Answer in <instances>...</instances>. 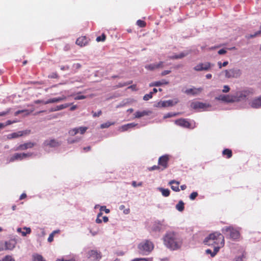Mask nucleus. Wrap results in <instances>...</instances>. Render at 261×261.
<instances>
[{
    "label": "nucleus",
    "instance_id": "61",
    "mask_svg": "<svg viewBox=\"0 0 261 261\" xmlns=\"http://www.w3.org/2000/svg\"><path fill=\"white\" fill-rule=\"evenodd\" d=\"M46 102V101H44V100H40V99H38V100H36L34 101V103H36V104H38V103H43L44 105H46L44 102Z\"/></svg>",
    "mask_w": 261,
    "mask_h": 261
},
{
    "label": "nucleus",
    "instance_id": "21",
    "mask_svg": "<svg viewBox=\"0 0 261 261\" xmlns=\"http://www.w3.org/2000/svg\"><path fill=\"white\" fill-rule=\"evenodd\" d=\"M89 39L85 36H82L77 39L76 44L80 46H85Z\"/></svg>",
    "mask_w": 261,
    "mask_h": 261
},
{
    "label": "nucleus",
    "instance_id": "46",
    "mask_svg": "<svg viewBox=\"0 0 261 261\" xmlns=\"http://www.w3.org/2000/svg\"><path fill=\"white\" fill-rule=\"evenodd\" d=\"M152 94L153 92H150L148 94H145L143 96V100H148L149 99H151L152 97Z\"/></svg>",
    "mask_w": 261,
    "mask_h": 261
},
{
    "label": "nucleus",
    "instance_id": "50",
    "mask_svg": "<svg viewBox=\"0 0 261 261\" xmlns=\"http://www.w3.org/2000/svg\"><path fill=\"white\" fill-rule=\"evenodd\" d=\"M245 258V255L244 254H242L240 255L237 256L235 258V261H243Z\"/></svg>",
    "mask_w": 261,
    "mask_h": 261
},
{
    "label": "nucleus",
    "instance_id": "4",
    "mask_svg": "<svg viewBox=\"0 0 261 261\" xmlns=\"http://www.w3.org/2000/svg\"><path fill=\"white\" fill-rule=\"evenodd\" d=\"M224 74L227 79L239 78L242 74L241 70L238 68H233L226 69L221 72V74Z\"/></svg>",
    "mask_w": 261,
    "mask_h": 261
},
{
    "label": "nucleus",
    "instance_id": "36",
    "mask_svg": "<svg viewBox=\"0 0 261 261\" xmlns=\"http://www.w3.org/2000/svg\"><path fill=\"white\" fill-rule=\"evenodd\" d=\"M33 259V261H46L42 255L38 254H34Z\"/></svg>",
    "mask_w": 261,
    "mask_h": 261
},
{
    "label": "nucleus",
    "instance_id": "53",
    "mask_svg": "<svg viewBox=\"0 0 261 261\" xmlns=\"http://www.w3.org/2000/svg\"><path fill=\"white\" fill-rule=\"evenodd\" d=\"M55 234V231H53L49 234V236L48 238V239H47L48 242H51L53 241L54 236Z\"/></svg>",
    "mask_w": 261,
    "mask_h": 261
},
{
    "label": "nucleus",
    "instance_id": "31",
    "mask_svg": "<svg viewBox=\"0 0 261 261\" xmlns=\"http://www.w3.org/2000/svg\"><path fill=\"white\" fill-rule=\"evenodd\" d=\"M157 189L162 193V195L164 197H168L170 195V191L168 189L159 187Z\"/></svg>",
    "mask_w": 261,
    "mask_h": 261
},
{
    "label": "nucleus",
    "instance_id": "11",
    "mask_svg": "<svg viewBox=\"0 0 261 261\" xmlns=\"http://www.w3.org/2000/svg\"><path fill=\"white\" fill-rule=\"evenodd\" d=\"M87 129H88V128L85 126L75 127V128L70 129L68 131V134L71 136H74L76 135L79 133H80L81 134L83 135L86 132Z\"/></svg>",
    "mask_w": 261,
    "mask_h": 261
},
{
    "label": "nucleus",
    "instance_id": "7",
    "mask_svg": "<svg viewBox=\"0 0 261 261\" xmlns=\"http://www.w3.org/2000/svg\"><path fill=\"white\" fill-rule=\"evenodd\" d=\"M250 94L249 90L239 91L232 94L234 102L243 101L248 98Z\"/></svg>",
    "mask_w": 261,
    "mask_h": 261
},
{
    "label": "nucleus",
    "instance_id": "57",
    "mask_svg": "<svg viewBox=\"0 0 261 261\" xmlns=\"http://www.w3.org/2000/svg\"><path fill=\"white\" fill-rule=\"evenodd\" d=\"M33 154L32 152L22 153L23 159L31 157Z\"/></svg>",
    "mask_w": 261,
    "mask_h": 261
},
{
    "label": "nucleus",
    "instance_id": "25",
    "mask_svg": "<svg viewBox=\"0 0 261 261\" xmlns=\"http://www.w3.org/2000/svg\"><path fill=\"white\" fill-rule=\"evenodd\" d=\"M189 54V51H184L183 52L180 53V54L178 55H174L173 56H169L168 58L170 59H181L184 57L188 56Z\"/></svg>",
    "mask_w": 261,
    "mask_h": 261
},
{
    "label": "nucleus",
    "instance_id": "26",
    "mask_svg": "<svg viewBox=\"0 0 261 261\" xmlns=\"http://www.w3.org/2000/svg\"><path fill=\"white\" fill-rule=\"evenodd\" d=\"M171 186L172 190L175 192H179L180 189H179V182L175 180H171L169 183Z\"/></svg>",
    "mask_w": 261,
    "mask_h": 261
},
{
    "label": "nucleus",
    "instance_id": "14",
    "mask_svg": "<svg viewBox=\"0 0 261 261\" xmlns=\"http://www.w3.org/2000/svg\"><path fill=\"white\" fill-rule=\"evenodd\" d=\"M191 107L194 109L206 110L207 108L210 107L211 105L208 103L197 101L192 103Z\"/></svg>",
    "mask_w": 261,
    "mask_h": 261
},
{
    "label": "nucleus",
    "instance_id": "44",
    "mask_svg": "<svg viewBox=\"0 0 261 261\" xmlns=\"http://www.w3.org/2000/svg\"><path fill=\"white\" fill-rule=\"evenodd\" d=\"M23 229H25L26 230V231L24 232V231H22L21 232V234L22 236H25L27 234H30L31 232V229L30 227H23Z\"/></svg>",
    "mask_w": 261,
    "mask_h": 261
},
{
    "label": "nucleus",
    "instance_id": "29",
    "mask_svg": "<svg viewBox=\"0 0 261 261\" xmlns=\"http://www.w3.org/2000/svg\"><path fill=\"white\" fill-rule=\"evenodd\" d=\"M214 250L212 251L211 249H208L205 250L206 254H210L212 257H214L220 249V247L214 246Z\"/></svg>",
    "mask_w": 261,
    "mask_h": 261
},
{
    "label": "nucleus",
    "instance_id": "47",
    "mask_svg": "<svg viewBox=\"0 0 261 261\" xmlns=\"http://www.w3.org/2000/svg\"><path fill=\"white\" fill-rule=\"evenodd\" d=\"M106 35L104 34H102L101 35V36L97 37L96 38V40L97 42L104 41L106 40Z\"/></svg>",
    "mask_w": 261,
    "mask_h": 261
},
{
    "label": "nucleus",
    "instance_id": "37",
    "mask_svg": "<svg viewBox=\"0 0 261 261\" xmlns=\"http://www.w3.org/2000/svg\"><path fill=\"white\" fill-rule=\"evenodd\" d=\"M145 68L147 70H151V71L154 70L155 69H156V64L154 63V64L146 65L145 66Z\"/></svg>",
    "mask_w": 261,
    "mask_h": 261
},
{
    "label": "nucleus",
    "instance_id": "59",
    "mask_svg": "<svg viewBox=\"0 0 261 261\" xmlns=\"http://www.w3.org/2000/svg\"><path fill=\"white\" fill-rule=\"evenodd\" d=\"M171 70H164L163 72H162V73H161V76H165L168 74H169L170 73H171Z\"/></svg>",
    "mask_w": 261,
    "mask_h": 261
},
{
    "label": "nucleus",
    "instance_id": "52",
    "mask_svg": "<svg viewBox=\"0 0 261 261\" xmlns=\"http://www.w3.org/2000/svg\"><path fill=\"white\" fill-rule=\"evenodd\" d=\"M148 170L149 171H153V170H159L161 171V167L160 166V165H154L151 167H149L148 168Z\"/></svg>",
    "mask_w": 261,
    "mask_h": 261
},
{
    "label": "nucleus",
    "instance_id": "6",
    "mask_svg": "<svg viewBox=\"0 0 261 261\" xmlns=\"http://www.w3.org/2000/svg\"><path fill=\"white\" fill-rule=\"evenodd\" d=\"M61 144V142L59 141L58 140L55 139H48L45 140L43 144L42 147L44 150L48 151V149L50 148H56L60 146Z\"/></svg>",
    "mask_w": 261,
    "mask_h": 261
},
{
    "label": "nucleus",
    "instance_id": "33",
    "mask_svg": "<svg viewBox=\"0 0 261 261\" xmlns=\"http://www.w3.org/2000/svg\"><path fill=\"white\" fill-rule=\"evenodd\" d=\"M175 207L179 212H182L184 210V203L182 200H180L176 205Z\"/></svg>",
    "mask_w": 261,
    "mask_h": 261
},
{
    "label": "nucleus",
    "instance_id": "8",
    "mask_svg": "<svg viewBox=\"0 0 261 261\" xmlns=\"http://www.w3.org/2000/svg\"><path fill=\"white\" fill-rule=\"evenodd\" d=\"M214 66V64L210 62H207L204 63H200L197 64L193 69L196 71H210V69Z\"/></svg>",
    "mask_w": 261,
    "mask_h": 261
},
{
    "label": "nucleus",
    "instance_id": "43",
    "mask_svg": "<svg viewBox=\"0 0 261 261\" xmlns=\"http://www.w3.org/2000/svg\"><path fill=\"white\" fill-rule=\"evenodd\" d=\"M177 115V113L170 112V113H168L165 114L163 118H164V119H166L168 118H170L172 117L176 116Z\"/></svg>",
    "mask_w": 261,
    "mask_h": 261
},
{
    "label": "nucleus",
    "instance_id": "19",
    "mask_svg": "<svg viewBox=\"0 0 261 261\" xmlns=\"http://www.w3.org/2000/svg\"><path fill=\"white\" fill-rule=\"evenodd\" d=\"M175 123L177 125L186 127V128H190V123L185 119H179L178 120H175Z\"/></svg>",
    "mask_w": 261,
    "mask_h": 261
},
{
    "label": "nucleus",
    "instance_id": "56",
    "mask_svg": "<svg viewBox=\"0 0 261 261\" xmlns=\"http://www.w3.org/2000/svg\"><path fill=\"white\" fill-rule=\"evenodd\" d=\"M86 98V96L84 95H77L74 97V99L75 100H81V99H84Z\"/></svg>",
    "mask_w": 261,
    "mask_h": 261
},
{
    "label": "nucleus",
    "instance_id": "15",
    "mask_svg": "<svg viewBox=\"0 0 261 261\" xmlns=\"http://www.w3.org/2000/svg\"><path fill=\"white\" fill-rule=\"evenodd\" d=\"M36 144L35 143H33V142H27V143H25L24 144H20V145H19L18 147H17L15 149V150H26L28 148H32L34 146H35Z\"/></svg>",
    "mask_w": 261,
    "mask_h": 261
},
{
    "label": "nucleus",
    "instance_id": "39",
    "mask_svg": "<svg viewBox=\"0 0 261 261\" xmlns=\"http://www.w3.org/2000/svg\"><path fill=\"white\" fill-rule=\"evenodd\" d=\"M114 124V122H107L106 123H102L100 125V128H108L109 126H110Z\"/></svg>",
    "mask_w": 261,
    "mask_h": 261
},
{
    "label": "nucleus",
    "instance_id": "62",
    "mask_svg": "<svg viewBox=\"0 0 261 261\" xmlns=\"http://www.w3.org/2000/svg\"><path fill=\"white\" fill-rule=\"evenodd\" d=\"M60 69L62 70H68L69 69V66H68V65L61 66H60Z\"/></svg>",
    "mask_w": 261,
    "mask_h": 261
},
{
    "label": "nucleus",
    "instance_id": "38",
    "mask_svg": "<svg viewBox=\"0 0 261 261\" xmlns=\"http://www.w3.org/2000/svg\"><path fill=\"white\" fill-rule=\"evenodd\" d=\"M222 153L223 155H226L227 158H230L232 156V151L229 149H225L223 150Z\"/></svg>",
    "mask_w": 261,
    "mask_h": 261
},
{
    "label": "nucleus",
    "instance_id": "32",
    "mask_svg": "<svg viewBox=\"0 0 261 261\" xmlns=\"http://www.w3.org/2000/svg\"><path fill=\"white\" fill-rule=\"evenodd\" d=\"M169 82L165 80H163L162 81L155 82L150 84V86H160L162 85H167Z\"/></svg>",
    "mask_w": 261,
    "mask_h": 261
},
{
    "label": "nucleus",
    "instance_id": "12",
    "mask_svg": "<svg viewBox=\"0 0 261 261\" xmlns=\"http://www.w3.org/2000/svg\"><path fill=\"white\" fill-rule=\"evenodd\" d=\"M215 99L216 100L221 101L227 103L234 102V100L232 99V94H221L218 96H216Z\"/></svg>",
    "mask_w": 261,
    "mask_h": 261
},
{
    "label": "nucleus",
    "instance_id": "30",
    "mask_svg": "<svg viewBox=\"0 0 261 261\" xmlns=\"http://www.w3.org/2000/svg\"><path fill=\"white\" fill-rule=\"evenodd\" d=\"M177 103V101L174 102L173 100H168L161 102V106L163 107H170L174 105Z\"/></svg>",
    "mask_w": 261,
    "mask_h": 261
},
{
    "label": "nucleus",
    "instance_id": "20",
    "mask_svg": "<svg viewBox=\"0 0 261 261\" xmlns=\"http://www.w3.org/2000/svg\"><path fill=\"white\" fill-rule=\"evenodd\" d=\"M67 99V97L63 95L62 96L59 97H55L53 98H50L46 101L44 103L45 104H48L51 103H57L59 102L64 100H65Z\"/></svg>",
    "mask_w": 261,
    "mask_h": 261
},
{
    "label": "nucleus",
    "instance_id": "16",
    "mask_svg": "<svg viewBox=\"0 0 261 261\" xmlns=\"http://www.w3.org/2000/svg\"><path fill=\"white\" fill-rule=\"evenodd\" d=\"M135 126H137V128H140L141 126V125H139L138 123H134V122L133 123H127L126 124H124L123 125H122L120 127L119 130L121 131V132H125V131L128 130L129 129L133 128H134Z\"/></svg>",
    "mask_w": 261,
    "mask_h": 261
},
{
    "label": "nucleus",
    "instance_id": "24",
    "mask_svg": "<svg viewBox=\"0 0 261 261\" xmlns=\"http://www.w3.org/2000/svg\"><path fill=\"white\" fill-rule=\"evenodd\" d=\"M163 228V224L161 221H155L152 225L151 229L153 231L160 232Z\"/></svg>",
    "mask_w": 261,
    "mask_h": 261
},
{
    "label": "nucleus",
    "instance_id": "5",
    "mask_svg": "<svg viewBox=\"0 0 261 261\" xmlns=\"http://www.w3.org/2000/svg\"><path fill=\"white\" fill-rule=\"evenodd\" d=\"M222 232L225 235L229 236V238L233 240H236L240 236L239 231L234 229L232 226H226L222 229Z\"/></svg>",
    "mask_w": 261,
    "mask_h": 261
},
{
    "label": "nucleus",
    "instance_id": "41",
    "mask_svg": "<svg viewBox=\"0 0 261 261\" xmlns=\"http://www.w3.org/2000/svg\"><path fill=\"white\" fill-rule=\"evenodd\" d=\"M132 261H152V258H136Z\"/></svg>",
    "mask_w": 261,
    "mask_h": 261
},
{
    "label": "nucleus",
    "instance_id": "18",
    "mask_svg": "<svg viewBox=\"0 0 261 261\" xmlns=\"http://www.w3.org/2000/svg\"><path fill=\"white\" fill-rule=\"evenodd\" d=\"M251 107L255 109H258L261 108V97L253 99L250 103Z\"/></svg>",
    "mask_w": 261,
    "mask_h": 261
},
{
    "label": "nucleus",
    "instance_id": "45",
    "mask_svg": "<svg viewBox=\"0 0 261 261\" xmlns=\"http://www.w3.org/2000/svg\"><path fill=\"white\" fill-rule=\"evenodd\" d=\"M0 261H15V259L11 256L6 255Z\"/></svg>",
    "mask_w": 261,
    "mask_h": 261
},
{
    "label": "nucleus",
    "instance_id": "63",
    "mask_svg": "<svg viewBox=\"0 0 261 261\" xmlns=\"http://www.w3.org/2000/svg\"><path fill=\"white\" fill-rule=\"evenodd\" d=\"M10 111V110H8L6 111L0 112V116H4L7 115Z\"/></svg>",
    "mask_w": 261,
    "mask_h": 261
},
{
    "label": "nucleus",
    "instance_id": "27",
    "mask_svg": "<svg viewBox=\"0 0 261 261\" xmlns=\"http://www.w3.org/2000/svg\"><path fill=\"white\" fill-rule=\"evenodd\" d=\"M71 105V103H65V104H63V105H61L59 106H57L55 108H51L49 110V112H55V111L62 110L63 109H64L68 107Z\"/></svg>",
    "mask_w": 261,
    "mask_h": 261
},
{
    "label": "nucleus",
    "instance_id": "34",
    "mask_svg": "<svg viewBox=\"0 0 261 261\" xmlns=\"http://www.w3.org/2000/svg\"><path fill=\"white\" fill-rule=\"evenodd\" d=\"M261 35V25L260 26V30L258 31H256L253 34L247 35L246 36V38L248 39H249L252 38L256 37Z\"/></svg>",
    "mask_w": 261,
    "mask_h": 261
},
{
    "label": "nucleus",
    "instance_id": "10",
    "mask_svg": "<svg viewBox=\"0 0 261 261\" xmlns=\"http://www.w3.org/2000/svg\"><path fill=\"white\" fill-rule=\"evenodd\" d=\"M169 155L165 154L160 156L158 160V165L161 167V171H163L168 166Z\"/></svg>",
    "mask_w": 261,
    "mask_h": 261
},
{
    "label": "nucleus",
    "instance_id": "48",
    "mask_svg": "<svg viewBox=\"0 0 261 261\" xmlns=\"http://www.w3.org/2000/svg\"><path fill=\"white\" fill-rule=\"evenodd\" d=\"M198 196V193L196 192H192L189 196V198L191 200H194L196 197Z\"/></svg>",
    "mask_w": 261,
    "mask_h": 261
},
{
    "label": "nucleus",
    "instance_id": "17",
    "mask_svg": "<svg viewBox=\"0 0 261 261\" xmlns=\"http://www.w3.org/2000/svg\"><path fill=\"white\" fill-rule=\"evenodd\" d=\"M203 90V88L199 87L198 88H193L188 89L185 91V93L187 94H191L193 96H196L199 94Z\"/></svg>",
    "mask_w": 261,
    "mask_h": 261
},
{
    "label": "nucleus",
    "instance_id": "3",
    "mask_svg": "<svg viewBox=\"0 0 261 261\" xmlns=\"http://www.w3.org/2000/svg\"><path fill=\"white\" fill-rule=\"evenodd\" d=\"M140 253L143 255L149 254L153 249L154 245L150 240H145L140 243L138 246Z\"/></svg>",
    "mask_w": 261,
    "mask_h": 261
},
{
    "label": "nucleus",
    "instance_id": "9",
    "mask_svg": "<svg viewBox=\"0 0 261 261\" xmlns=\"http://www.w3.org/2000/svg\"><path fill=\"white\" fill-rule=\"evenodd\" d=\"M101 257V252L97 250H91L87 253V257L92 261H99Z\"/></svg>",
    "mask_w": 261,
    "mask_h": 261
},
{
    "label": "nucleus",
    "instance_id": "49",
    "mask_svg": "<svg viewBox=\"0 0 261 261\" xmlns=\"http://www.w3.org/2000/svg\"><path fill=\"white\" fill-rule=\"evenodd\" d=\"M228 64V61H225L223 63H222L221 62H218V65L220 69L222 68V67H225L227 66Z\"/></svg>",
    "mask_w": 261,
    "mask_h": 261
},
{
    "label": "nucleus",
    "instance_id": "54",
    "mask_svg": "<svg viewBox=\"0 0 261 261\" xmlns=\"http://www.w3.org/2000/svg\"><path fill=\"white\" fill-rule=\"evenodd\" d=\"M230 88L228 85H224L223 86V89H222V91L223 93H227L229 91Z\"/></svg>",
    "mask_w": 261,
    "mask_h": 261
},
{
    "label": "nucleus",
    "instance_id": "60",
    "mask_svg": "<svg viewBox=\"0 0 261 261\" xmlns=\"http://www.w3.org/2000/svg\"><path fill=\"white\" fill-rule=\"evenodd\" d=\"M156 69L163 67V62L161 61L159 63L156 64Z\"/></svg>",
    "mask_w": 261,
    "mask_h": 261
},
{
    "label": "nucleus",
    "instance_id": "35",
    "mask_svg": "<svg viewBox=\"0 0 261 261\" xmlns=\"http://www.w3.org/2000/svg\"><path fill=\"white\" fill-rule=\"evenodd\" d=\"M81 139V137H76L75 138H69L67 139V143L68 144H73L79 142Z\"/></svg>",
    "mask_w": 261,
    "mask_h": 261
},
{
    "label": "nucleus",
    "instance_id": "28",
    "mask_svg": "<svg viewBox=\"0 0 261 261\" xmlns=\"http://www.w3.org/2000/svg\"><path fill=\"white\" fill-rule=\"evenodd\" d=\"M23 159L22 153H15L9 160L10 162H13L16 160H22Z\"/></svg>",
    "mask_w": 261,
    "mask_h": 261
},
{
    "label": "nucleus",
    "instance_id": "22",
    "mask_svg": "<svg viewBox=\"0 0 261 261\" xmlns=\"http://www.w3.org/2000/svg\"><path fill=\"white\" fill-rule=\"evenodd\" d=\"M151 113L150 111L144 110L142 111H137L134 113L135 118H140L145 116H148Z\"/></svg>",
    "mask_w": 261,
    "mask_h": 261
},
{
    "label": "nucleus",
    "instance_id": "23",
    "mask_svg": "<svg viewBox=\"0 0 261 261\" xmlns=\"http://www.w3.org/2000/svg\"><path fill=\"white\" fill-rule=\"evenodd\" d=\"M16 244L15 241L13 240L6 241L5 243V249L12 250L15 248Z\"/></svg>",
    "mask_w": 261,
    "mask_h": 261
},
{
    "label": "nucleus",
    "instance_id": "55",
    "mask_svg": "<svg viewBox=\"0 0 261 261\" xmlns=\"http://www.w3.org/2000/svg\"><path fill=\"white\" fill-rule=\"evenodd\" d=\"M100 211H105V212L107 214H108L110 213V210L106 208V207L105 206H101L100 207Z\"/></svg>",
    "mask_w": 261,
    "mask_h": 261
},
{
    "label": "nucleus",
    "instance_id": "42",
    "mask_svg": "<svg viewBox=\"0 0 261 261\" xmlns=\"http://www.w3.org/2000/svg\"><path fill=\"white\" fill-rule=\"evenodd\" d=\"M119 210L123 211V213L124 214H128L130 212V210L129 208H125V206L124 205H121L119 206Z\"/></svg>",
    "mask_w": 261,
    "mask_h": 261
},
{
    "label": "nucleus",
    "instance_id": "64",
    "mask_svg": "<svg viewBox=\"0 0 261 261\" xmlns=\"http://www.w3.org/2000/svg\"><path fill=\"white\" fill-rule=\"evenodd\" d=\"M132 186L134 187H136L137 186H142V182H139L138 183V184H137V182L135 181H133L132 182Z\"/></svg>",
    "mask_w": 261,
    "mask_h": 261
},
{
    "label": "nucleus",
    "instance_id": "2",
    "mask_svg": "<svg viewBox=\"0 0 261 261\" xmlns=\"http://www.w3.org/2000/svg\"><path fill=\"white\" fill-rule=\"evenodd\" d=\"M203 243L208 246H219L221 248L224 245V238L221 233L215 232L206 237Z\"/></svg>",
    "mask_w": 261,
    "mask_h": 261
},
{
    "label": "nucleus",
    "instance_id": "13",
    "mask_svg": "<svg viewBox=\"0 0 261 261\" xmlns=\"http://www.w3.org/2000/svg\"><path fill=\"white\" fill-rule=\"evenodd\" d=\"M30 132V130H25L23 131H18L17 132H14L10 134H8L7 136L8 139H12L17 138L19 137H21L24 135L29 134Z\"/></svg>",
    "mask_w": 261,
    "mask_h": 261
},
{
    "label": "nucleus",
    "instance_id": "51",
    "mask_svg": "<svg viewBox=\"0 0 261 261\" xmlns=\"http://www.w3.org/2000/svg\"><path fill=\"white\" fill-rule=\"evenodd\" d=\"M137 24L138 26L141 28L144 27L145 26V22L140 19L137 20Z\"/></svg>",
    "mask_w": 261,
    "mask_h": 261
},
{
    "label": "nucleus",
    "instance_id": "1",
    "mask_svg": "<svg viewBox=\"0 0 261 261\" xmlns=\"http://www.w3.org/2000/svg\"><path fill=\"white\" fill-rule=\"evenodd\" d=\"M164 244L171 250H177L181 248L183 243L181 236L177 232L167 231L163 237Z\"/></svg>",
    "mask_w": 261,
    "mask_h": 261
},
{
    "label": "nucleus",
    "instance_id": "40",
    "mask_svg": "<svg viewBox=\"0 0 261 261\" xmlns=\"http://www.w3.org/2000/svg\"><path fill=\"white\" fill-rule=\"evenodd\" d=\"M81 67V65L80 63L74 64L72 65V70L73 73L77 72V70Z\"/></svg>",
    "mask_w": 261,
    "mask_h": 261
},
{
    "label": "nucleus",
    "instance_id": "58",
    "mask_svg": "<svg viewBox=\"0 0 261 261\" xmlns=\"http://www.w3.org/2000/svg\"><path fill=\"white\" fill-rule=\"evenodd\" d=\"M93 116L94 117H99L101 114L102 112H101V111L100 110V111H98L97 112H94V113L93 112Z\"/></svg>",
    "mask_w": 261,
    "mask_h": 261
}]
</instances>
